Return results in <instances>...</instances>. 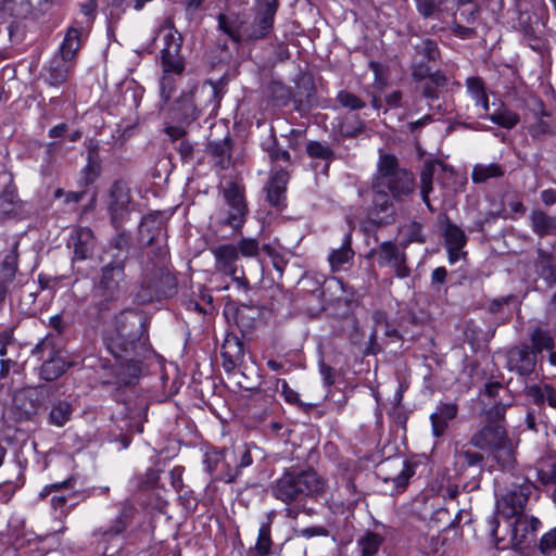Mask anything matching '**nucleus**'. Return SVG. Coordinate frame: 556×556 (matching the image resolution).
I'll list each match as a JSON object with an SVG mask.
<instances>
[{
    "label": "nucleus",
    "instance_id": "4be33fe9",
    "mask_svg": "<svg viewBox=\"0 0 556 556\" xmlns=\"http://www.w3.org/2000/svg\"><path fill=\"white\" fill-rule=\"evenodd\" d=\"M87 164L80 170L79 185L88 187L92 185L101 175L100 143L96 139H90L87 144Z\"/></svg>",
    "mask_w": 556,
    "mask_h": 556
},
{
    "label": "nucleus",
    "instance_id": "49530a36",
    "mask_svg": "<svg viewBox=\"0 0 556 556\" xmlns=\"http://www.w3.org/2000/svg\"><path fill=\"white\" fill-rule=\"evenodd\" d=\"M466 87L476 105H480L484 112H488L489 99L483 80L480 77H469L466 80Z\"/></svg>",
    "mask_w": 556,
    "mask_h": 556
},
{
    "label": "nucleus",
    "instance_id": "473e14b6",
    "mask_svg": "<svg viewBox=\"0 0 556 556\" xmlns=\"http://www.w3.org/2000/svg\"><path fill=\"white\" fill-rule=\"evenodd\" d=\"M75 257L86 260L92 255L94 249V236L90 228H79L72 236Z\"/></svg>",
    "mask_w": 556,
    "mask_h": 556
},
{
    "label": "nucleus",
    "instance_id": "f8f14e48",
    "mask_svg": "<svg viewBox=\"0 0 556 556\" xmlns=\"http://www.w3.org/2000/svg\"><path fill=\"white\" fill-rule=\"evenodd\" d=\"M533 484L525 481L508 490L496 501V511L506 519L523 516V509L533 491Z\"/></svg>",
    "mask_w": 556,
    "mask_h": 556
},
{
    "label": "nucleus",
    "instance_id": "3c124183",
    "mask_svg": "<svg viewBox=\"0 0 556 556\" xmlns=\"http://www.w3.org/2000/svg\"><path fill=\"white\" fill-rule=\"evenodd\" d=\"M267 94L275 105L285 106L290 100L291 91L280 81H270L267 86Z\"/></svg>",
    "mask_w": 556,
    "mask_h": 556
},
{
    "label": "nucleus",
    "instance_id": "aec40b11",
    "mask_svg": "<svg viewBox=\"0 0 556 556\" xmlns=\"http://www.w3.org/2000/svg\"><path fill=\"white\" fill-rule=\"evenodd\" d=\"M18 241H14L11 250L0 264V302L11 292V287L18 271Z\"/></svg>",
    "mask_w": 556,
    "mask_h": 556
},
{
    "label": "nucleus",
    "instance_id": "338daca9",
    "mask_svg": "<svg viewBox=\"0 0 556 556\" xmlns=\"http://www.w3.org/2000/svg\"><path fill=\"white\" fill-rule=\"evenodd\" d=\"M54 351L55 350L52 340L49 337H46L35 345V348L31 350V354L38 359H45L46 357L54 354Z\"/></svg>",
    "mask_w": 556,
    "mask_h": 556
},
{
    "label": "nucleus",
    "instance_id": "864d4df0",
    "mask_svg": "<svg viewBox=\"0 0 556 556\" xmlns=\"http://www.w3.org/2000/svg\"><path fill=\"white\" fill-rule=\"evenodd\" d=\"M273 541L270 538V523L265 522L258 529L255 551L258 556H268L271 554Z\"/></svg>",
    "mask_w": 556,
    "mask_h": 556
},
{
    "label": "nucleus",
    "instance_id": "72a5a7b5",
    "mask_svg": "<svg viewBox=\"0 0 556 556\" xmlns=\"http://www.w3.org/2000/svg\"><path fill=\"white\" fill-rule=\"evenodd\" d=\"M232 140L226 137L223 140L210 141L206 151L214 157L215 166L220 169L228 168L231 159Z\"/></svg>",
    "mask_w": 556,
    "mask_h": 556
},
{
    "label": "nucleus",
    "instance_id": "a878e982",
    "mask_svg": "<svg viewBox=\"0 0 556 556\" xmlns=\"http://www.w3.org/2000/svg\"><path fill=\"white\" fill-rule=\"evenodd\" d=\"M72 62L55 53L45 68V81L53 87L63 85L70 76Z\"/></svg>",
    "mask_w": 556,
    "mask_h": 556
},
{
    "label": "nucleus",
    "instance_id": "de8ad7c7",
    "mask_svg": "<svg viewBox=\"0 0 556 556\" xmlns=\"http://www.w3.org/2000/svg\"><path fill=\"white\" fill-rule=\"evenodd\" d=\"M258 315L256 307L242 303L237 308L236 323L242 332L250 331L254 328V324Z\"/></svg>",
    "mask_w": 556,
    "mask_h": 556
},
{
    "label": "nucleus",
    "instance_id": "4d7b16f0",
    "mask_svg": "<svg viewBox=\"0 0 556 556\" xmlns=\"http://www.w3.org/2000/svg\"><path fill=\"white\" fill-rule=\"evenodd\" d=\"M489 118L496 125L510 129L519 123V115L510 110L502 109L493 112Z\"/></svg>",
    "mask_w": 556,
    "mask_h": 556
},
{
    "label": "nucleus",
    "instance_id": "e433bc0d",
    "mask_svg": "<svg viewBox=\"0 0 556 556\" xmlns=\"http://www.w3.org/2000/svg\"><path fill=\"white\" fill-rule=\"evenodd\" d=\"M68 367L70 363L64 361L59 352L54 351V354L43 361L40 368V376L46 381H52L62 376Z\"/></svg>",
    "mask_w": 556,
    "mask_h": 556
},
{
    "label": "nucleus",
    "instance_id": "393cba45",
    "mask_svg": "<svg viewBox=\"0 0 556 556\" xmlns=\"http://www.w3.org/2000/svg\"><path fill=\"white\" fill-rule=\"evenodd\" d=\"M223 367L232 371L240 366L244 358V345L238 336L229 333L222 345Z\"/></svg>",
    "mask_w": 556,
    "mask_h": 556
},
{
    "label": "nucleus",
    "instance_id": "f257e3e1",
    "mask_svg": "<svg viewBox=\"0 0 556 556\" xmlns=\"http://www.w3.org/2000/svg\"><path fill=\"white\" fill-rule=\"evenodd\" d=\"M325 479L313 468L293 465L285 468L280 477L270 484V494L286 504L285 516L298 519L300 514L314 516L316 510L307 501H316L326 492Z\"/></svg>",
    "mask_w": 556,
    "mask_h": 556
},
{
    "label": "nucleus",
    "instance_id": "7ed1b4c3",
    "mask_svg": "<svg viewBox=\"0 0 556 556\" xmlns=\"http://www.w3.org/2000/svg\"><path fill=\"white\" fill-rule=\"evenodd\" d=\"M126 261V254H112L110 262L100 269L92 288V299L100 315L109 312L123 293Z\"/></svg>",
    "mask_w": 556,
    "mask_h": 556
},
{
    "label": "nucleus",
    "instance_id": "c9c22d12",
    "mask_svg": "<svg viewBox=\"0 0 556 556\" xmlns=\"http://www.w3.org/2000/svg\"><path fill=\"white\" fill-rule=\"evenodd\" d=\"M351 244L352 236L351 233H346L344 236L342 244L330 252L328 261L332 271L340 270L345 264L350 263L353 260L354 251Z\"/></svg>",
    "mask_w": 556,
    "mask_h": 556
},
{
    "label": "nucleus",
    "instance_id": "69168bd1",
    "mask_svg": "<svg viewBox=\"0 0 556 556\" xmlns=\"http://www.w3.org/2000/svg\"><path fill=\"white\" fill-rule=\"evenodd\" d=\"M301 283L304 286L306 291L312 292L317 298H321L324 294L323 285L325 281L321 279V277L306 275L302 278Z\"/></svg>",
    "mask_w": 556,
    "mask_h": 556
},
{
    "label": "nucleus",
    "instance_id": "0eeeda50",
    "mask_svg": "<svg viewBox=\"0 0 556 556\" xmlns=\"http://www.w3.org/2000/svg\"><path fill=\"white\" fill-rule=\"evenodd\" d=\"M176 278L163 269H156L151 275H146L135 299L143 305L153 301H160L172 296L176 292Z\"/></svg>",
    "mask_w": 556,
    "mask_h": 556
},
{
    "label": "nucleus",
    "instance_id": "09e8293b",
    "mask_svg": "<svg viewBox=\"0 0 556 556\" xmlns=\"http://www.w3.org/2000/svg\"><path fill=\"white\" fill-rule=\"evenodd\" d=\"M306 153L312 159L325 161L326 168L334 159V152L327 142L309 141L306 144Z\"/></svg>",
    "mask_w": 556,
    "mask_h": 556
},
{
    "label": "nucleus",
    "instance_id": "774afa93",
    "mask_svg": "<svg viewBox=\"0 0 556 556\" xmlns=\"http://www.w3.org/2000/svg\"><path fill=\"white\" fill-rule=\"evenodd\" d=\"M539 549L544 555H551L556 551V528L549 530L541 538Z\"/></svg>",
    "mask_w": 556,
    "mask_h": 556
},
{
    "label": "nucleus",
    "instance_id": "9d476101",
    "mask_svg": "<svg viewBox=\"0 0 556 556\" xmlns=\"http://www.w3.org/2000/svg\"><path fill=\"white\" fill-rule=\"evenodd\" d=\"M161 34L163 40L161 50L162 70L181 75L185 71V62L180 54L182 36L173 26L163 27Z\"/></svg>",
    "mask_w": 556,
    "mask_h": 556
},
{
    "label": "nucleus",
    "instance_id": "13d9d810",
    "mask_svg": "<svg viewBox=\"0 0 556 556\" xmlns=\"http://www.w3.org/2000/svg\"><path fill=\"white\" fill-rule=\"evenodd\" d=\"M538 477L543 484H556V459H545L540 464ZM553 497L556 500V490L553 492Z\"/></svg>",
    "mask_w": 556,
    "mask_h": 556
},
{
    "label": "nucleus",
    "instance_id": "c756f323",
    "mask_svg": "<svg viewBox=\"0 0 556 556\" xmlns=\"http://www.w3.org/2000/svg\"><path fill=\"white\" fill-rule=\"evenodd\" d=\"M534 261L535 274L544 280L548 288L556 286V262L552 253L538 249Z\"/></svg>",
    "mask_w": 556,
    "mask_h": 556
},
{
    "label": "nucleus",
    "instance_id": "2eb2a0df",
    "mask_svg": "<svg viewBox=\"0 0 556 556\" xmlns=\"http://www.w3.org/2000/svg\"><path fill=\"white\" fill-rule=\"evenodd\" d=\"M278 9V0H263L252 24L244 27L247 40H258L266 37L274 24V16Z\"/></svg>",
    "mask_w": 556,
    "mask_h": 556
},
{
    "label": "nucleus",
    "instance_id": "dca6fc26",
    "mask_svg": "<svg viewBox=\"0 0 556 556\" xmlns=\"http://www.w3.org/2000/svg\"><path fill=\"white\" fill-rule=\"evenodd\" d=\"M536 367L535 351L528 344L515 345L506 353V368L520 377L531 376Z\"/></svg>",
    "mask_w": 556,
    "mask_h": 556
},
{
    "label": "nucleus",
    "instance_id": "423d86ee",
    "mask_svg": "<svg viewBox=\"0 0 556 556\" xmlns=\"http://www.w3.org/2000/svg\"><path fill=\"white\" fill-rule=\"evenodd\" d=\"M222 194L225 207L220 211L219 223L235 232H240L249 214L244 189L237 182L229 181L223 187Z\"/></svg>",
    "mask_w": 556,
    "mask_h": 556
},
{
    "label": "nucleus",
    "instance_id": "39448f33",
    "mask_svg": "<svg viewBox=\"0 0 556 556\" xmlns=\"http://www.w3.org/2000/svg\"><path fill=\"white\" fill-rule=\"evenodd\" d=\"M523 393L531 405L525 421L530 430L538 431L539 425L546 424L545 404L556 409V389L549 383H533L526 386Z\"/></svg>",
    "mask_w": 556,
    "mask_h": 556
},
{
    "label": "nucleus",
    "instance_id": "6ab92c4d",
    "mask_svg": "<svg viewBox=\"0 0 556 556\" xmlns=\"http://www.w3.org/2000/svg\"><path fill=\"white\" fill-rule=\"evenodd\" d=\"M147 350H138L134 353L121 351V355H113L117 361V383L131 384L141 372V357Z\"/></svg>",
    "mask_w": 556,
    "mask_h": 556
},
{
    "label": "nucleus",
    "instance_id": "f03ea898",
    "mask_svg": "<svg viewBox=\"0 0 556 556\" xmlns=\"http://www.w3.org/2000/svg\"><path fill=\"white\" fill-rule=\"evenodd\" d=\"M374 192H387L395 202H403L415 192V177L401 167L396 156L381 154L372 179Z\"/></svg>",
    "mask_w": 556,
    "mask_h": 556
},
{
    "label": "nucleus",
    "instance_id": "2f4dec72",
    "mask_svg": "<svg viewBox=\"0 0 556 556\" xmlns=\"http://www.w3.org/2000/svg\"><path fill=\"white\" fill-rule=\"evenodd\" d=\"M22 206V201L17 194V188L10 175V180L0 194V212L4 217L16 216Z\"/></svg>",
    "mask_w": 556,
    "mask_h": 556
},
{
    "label": "nucleus",
    "instance_id": "603ef678",
    "mask_svg": "<svg viewBox=\"0 0 556 556\" xmlns=\"http://www.w3.org/2000/svg\"><path fill=\"white\" fill-rule=\"evenodd\" d=\"M531 225L538 236L544 237L551 232L554 220L543 211H534L531 214Z\"/></svg>",
    "mask_w": 556,
    "mask_h": 556
},
{
    "label": "nucleus",
    "instance_id": "f3484780",
    "mask_svg": "<svg viewBox=\"0 0 556 556\" xmlns=\"http://www.w3.org/2000/svg\"><path fill=\"white\" fill-rule=\"evenodd\" d=\"M139 238L149 247L156 245V255L164 257L167 253L165 241L166 232L162 222L156 215L148 214L139 224Z\"/></svg>",
    "mask_w": 556,
    "mask_h": 556
},
{
    "label": "nucleus",
    "instance_id": "ea45409f",
    "mask_svg": "<svg viewBox=\"0 0 556 556\" xmlns=\"http://www.w3.org/2000/svg\"><path fill=\"white\" fill-rule=\"evenodd\" d=\"M490 453L502 470H510L514 468L516 458L513 443L509 438L491 450Z\"/></svg>",
    "mask_w": 556,
    "mask_h": 556
},
{
    "label": "nucleus",
    "instance_id": "a19ab883",
    "mask_svg": "<svg viewBox=\"0 0 556 556\" xmlns=\"http://www.w3.org/2000/svg\"><path fill=\"white\" fill-rule=\"evenodd\" d=\"M555 339L556 332L544 329L541 327H536L530 334V340L532 343V351H535V355L542 353L543 351H552L555 349Z\"/></svg>",
    "mask_w": 556,
    "mask_h": 556
},
{
    "label": "nucleus",
    "instance_id": "4468645a",
    "mask_svg": "<svg viewBox=\"0 0 556 556\" xmlns=\"http://www.w3.org/2000/svg\"><path fill=\"white\" fill-rule=\"evenodd\" d=\"M439 56L440 50L435 41L422 39L416 43L410 64L413 78L418 81L426 79Z\"/></svg>",
    "mask_w": 556,
    "mask_h": 556
},
{
    "label": "nucleus",
    "instance_id": "5701e85b",
    "mask_svg": "<svg viewBox=\"0 0 556 556\" xmlns=\"http://www.w3.org/2000/svg\"><path fill=\"white\" fill-rule=\"evenodd\" d=\"M391 195L387 192H375L370 207V220L378 227L390 225L394 222L395 208Z\"/></svg>",
    "mask_w": 556,
    "mask_h": 556
},
{
    "label": "nucleus",
    "instance_id": "e2e57ef3",
    "mask_svg": "<svg viewBox=\"0 0 556 556\" xmlns=\"http://www.w3.org/2000/svg\"><path fill=\"white\" fill-rule=\"evenodd\" d=\"M236 247L238 254L240 253L244 257H255L260 253L258 241L254 238H242Z\"/></svg>",
    "mask_w": 556,
    "mask_h": 556
},
{
    "label": "nucleus",
    "instance_id": "6e6d98bb",
    "mask_svg": "<svg viewBox=\"0 0 556 556\" xmlns=\"http://www.w3.org/2000/svg\"><path fill=\"white\" fill-rule=\"evenodd\" d=\"M117 232L109 243L110 251H115L112 254H126L128 256V251L130 248V237L129 235L123 229V226L119 229H115Z\"/></svg>",
    "mask_w": 556,
    "mask_h": 556
},
{
    "label": "nucleus",
    "instance_id": "8fccbe9b",
    "mask_svg": "<svg viewBox=\"0 0 556 556\" xmlns=\"http://www.w3.org/2000/svg\"><path fill=\"white\" fill-rule=\"evenodd\" d=\"M444 237L447 247H452L453 250H462L466 244V236L463 229L457 225L446 222Z\"/></svg>",
    "mask_w": 556,
    "mask_h": 556
},
{
    "label": "nucleus",
    "instance_id": "680f3d73",
    "mask_svg": "<svg viewBox=\"0 0 556 556\" xmlns=\"http://www.w3.org/2000/svg\"><path fill=\"white\" fill-rule=\"evenodd\" d=\"M273 383L275 386V390L277 392L281 393V395L285 397L286 402H288L290 404L300 405V399H299L298 392L292 390L286 380L273 378Z\"/></svg>",
    "mask_w": 556,
    "mask_h": 556
},
{
    "label": "nucleus",
    "instance_id": "4c0bfd02",
    "mask_svg": "<svg viewBox=\"0 0 556 556\" xmlns=\"http://www.w3.org/2000/svg\"><path fill=\"white\" fill-rule=\"evenodd\" d=\"M533 534L528 527V517L519 516L511 525L510 541L517 548H523L533 540Z\"/></svg>",
    "mask_w": 556,
    "mask_h": 556
},
{
    "label": "nucleus",
    "instance_id": "bf43d9fd",
    "mask_svg": "<svg viewBox=\"0 0 556 556\" xmlns=\"http://www.w3.org/2000/svg\"><path fill=\"white\" fill-rule=\"evenodd\" d=\"M509 404H504L503 402H494L492 406L485 410V422L492 424L495 426H505V414Z\"/></svg>",
    "mask_w": 556,
    "mask_h": 556
},
{
    "label": "nucleus",
    "instance_id": "9b49d317",
    "mask_svg": "<svg viewBox=\"0 0 556 556\" xmlns=\"http://www.w3.org/2000/svg\"><path fill=\"white\" fill-rule=\"evenodd\" d=\"M233 462H236V450L224 448L207 452L203 464L214 480L231 483L238 477V468H235Z\"/></svg>",
    "mask_w": 556,
    "mask_h": 556
},
{
    "label": "nucleus",
    "instance_id": "58836bf2",
    "mask_svg": "<svg viewBox=\"0 0 556 556\" xmlns=\"http://www.w3.org/2000/svg\"><path fill=\"white\" fill-rule=\"evenodd\" d=\"M73 412L74 407L68 401H54L48 414V424L54 427H63L71 419Z\"/></svg>",
    "mask_w": 556,
    "mask_h": 556
},
{
    "label": "nucleus",
    "instance_id": "ddd939ff",
    "mask_svg": "<svg viewBox=\"0 0 556 556\" xmlns=\"http://www.w3.org/2000/svg\"><path fill=\"white\" fill-rule=\"evenodd\" d=\"M470 440L466 443L456 442L454 445V467L459 476H467L470 471L472 476L480 477L485 468L484 455L473 450Z\"/></svg>",
    "mask_w": 556,
    "mask_h": 556
},
{
    "label": "nucleus",
    "instance_id": "79ce46f5",
    "mask_svg": "<svg viewBox=\"0 0 556 556\" xmlns=\"http://www.w3.org/2000/svg\"><path fill=\"white\" fill-rule=\"evenodd\" d=\"M434 166L435 165L433 163L427 162L422 165L420 172V195L431 213L435 212V208L432 206L430 201V193L433 190Z\"/></svg>",
    "mask_w": 556,
    "mask_h": 556
},
{
    "label": "nucleus",
    "instance_id": "37998d69",
    "mask_svg": "<svg viewBox=\"0 0 556 556\" xmlns=\"http://www.w3.org/2000/svg\"><path fill=\"white\" fill-rule=\"evenodd\" d=\"M200 113L193 102L188 99V93H184L175 110L177 121L181 125H189L199 117Z\"/></svg>",
    "mask_w": 556,
    "mask_h": 556
},
{
    "label": "nucleus",
    "instance_id": "20e7f679",
    "mask_svg": "<svg viewBox=\"0 0 556 556\" xmlns=\"http://www.w3.org/2000/svg\"><path fill=\"white\" fill-rule=\"evenodd\" d=\"M115 327L116 334L108 343L112 355H121V351L147 350V319L142 315L123 312L115 317Z\"/></svg>",
    "mask_w": 556,
    "mask_h": 556
},
{
    "label": "nucleus",
    "instance_id": "bb28decb",
    "mask_svg": "<svg viewBox=\"0 0 556 556\" xmlns=\"http://www.w3.org/2000/svg\"><path fill=\"white\" fill-rule=\"evenodd\" d=\"M74 484H75L74 478H68L62 482L48 484L41 490V492L39 493V496L41 498H45L48 495H50L51 493H54V495L50 500L51 506L55 510L59 509L62 514L68 513L70 509L66 508V504H67L68 497L75 495V493L65 495L62 492L72 490L74 488Z\"/></svg>",
    "mask_w": 556,
    "mask_h": 556
},
{
    "label": "nucleus",
    "instance_id": "f704fd0d",
    "mask_svg": "<svg viewBox=\"0 0 556 556\" xmlns=\"http://www.w3.org/2000/svg\"><path fill=\"white\" fill-rule=\"evenodd\" d=\"M87 31L72 24L68 27L56 54L74 61L78 50L80 49L81 35Z\"/></svg>",
    "mask_w": 556,
    "mask_h": 556
},
{
    "label": "nucleus",
    "instance_id": "a18cd8bd",
    "mask_svg": "<svg viewBox=\"0 0 556 556\" xmlns=\"http://www.w3.org/2000/svg\"><path fill=\"white\" fill-rule=\"evenodd\" d=\"M78 7L83 17L80 20L75 18L72 24L88 33L97 16L98 1L86 0L84 2H80Z\"/></svg>",
    "mask_w": 556,
    "mask_h": 556
},
{
    "label": "nucleus",
    "instance_id": "cd10ccee",
    "mask_svg": "<svg viewBox=\"0 0 556 556\" xmlns=\"http://www.w3.org/2000/svg\"><path fill=\"white\" fill-rule=\"evenodd\" d=\"M135 506L130 502H124L121 506L119 513L112 523L108 527H100L94 531V535H102L113 538L121 534L130 523L135 515Z\"/></svg>",
    "mask_w": 556,
    "mask_h": 556
},
{
    "label": "nucleus",
    "instance_id": "a211bd4d",
    "mask_svg": "<svg viewBox=\"0 0 556 556\" xmlns=\"http://www.w3.org/2000/svg\"><path fill=\"white\" fill-rule=\"evenodd\" d=\"M187 93L188 99L200 112L205 110L214 112L219 106L222 99V88L213 81L194 85Z\"/></svg>",
    "mask_w": 556,
    "mask_h": 556
},
{
    "label": "nucleus",
    "instance_id": "5fc2aeb1",
    "mask_svg": "<svg viewBox=\"0 0 556 556\" xmlns=\"http://www.w3.org/2000/svg\"><path fill=\"white\" fill-rule=\"evenodd\" d=\"M362 556H372L376 554L382 543V538L375 532H367L358 541Z\"/></svg>",
    "mask_w": 556,
    "mask_h": 556
},
{
    "label": "nucleus",
    "instance_id": "1a4fd4ad",
    "mask_svg": "<svg viewBox=\"0 0 556 556\" xmlns=\"http://www.w3.org/2000/svg\"><path fill=\"white\" fill-rule=\"evenodd\" d=\"M367 257L376 258L380 267H390L397 278H406L410 275L407 266L405 248H400L393 241H383L376 249H371Z\"/></svg>",
    "mask_w": 556,
    "mask_h": 556
},
{
    "label": "nucleus",
    "instance_id": "412c9836",
    "mask_svg": "<svg viewBox=\"0 0 556 556\" xmlns=\"http://www.w3.org/2000/svg\"><path fill=\"white\" fill-rule=\"evenodd\" d=\"M505 426L484 424V426L470 437V444L482 451H491L506 440Z\"/></svg>",
    "mask_w": 556,
    "mask_h": 556
},
{
    "label": "nucleus",
    "instance_id": "b1692460",
    "mask_svg": "<svg viewBox=\"0 0 556 556\" xmlns=\"http://www.w3.org/2000/svg\"><path fill=\"white\" fill-rule=\"evenodd\" d=\"M215 258V269L218 273L235 276L239 271L237 262L239 260L238 249L235 244H222L212 249Z\"/></svg>",
    "mask_w": 556,
    "mask_h": 556
},
{
    "label": "nucleus",
    "instance_id": "6e6552de",
    "mask_svg": "<svg viewBox=\"0 0 556 556\" xmlns=\"http://www.w3.org/2000/svg\"><path fill=\"white\" fill-rule=\"evenodd\" d=\"M132 195L128 182L116 179L108 190L106 210L110 222L115 229H119L129 218L132 211Z\"/></svg>",
    "mask_w": 556,
    "mask_h": 556
},
{
    "label": "nucleus",
    "instance_id": "052dcab7",
    "mask_svg": "<svg viewBox=\"0 0 556 556\" xmlns=\"http://www.w3.org/2000/svg\"><path fill=\"white\" fill-rule=\"evenodd\" d=\"M337 101L343 108L350 109L352 111L361 110L366 105L365 101L346 90L339 91L337 94Z\"/></svg>",
    "mask_w": 556,
    "mask_h": 556
},
{
    "label": "nucleus",
    "instance_id": "c85d7f7f",
    "mask_svg": "<svg viewBox=\"0 0 556 556\" xmlns=\"http://www.w3.org/2000/svg\"><path fill=\"white\" fill-rule=\"evenodd\" d=\"M458 407L454 403H441L430 416L432 433L440 438L445 433L450 421L457 416Z\"/></svg>",
    "mask_w": 556,
    "mask_h": 556
},
{
    "label": "nucleus",
    "instance_id": "7c9ffc66",
    "mask_svg": "<svg viewBox=\"0 0 556 556\" xmlns=\"http://www.w3.org/2000/svg\"><path fill=\"white\" fill-rule=\"evenodd\" d=\"M217 20L218 28L232 41L240 42L242 39H245L244 27H247V23L238 14H219Z\"/></svg>",
    "mask_w": 556,
    "mask_h": 556
},
{
    "label": "nucleus",
    "instance_id": "c03bdc74",
    "mask_svg": "<svg viewBox=\"0 0 556 556\" xmlns=\"http://www.w3.org/2000/svg\"><path fill=\"white\" fill-rule=\"evenodd\" d=\"M504 175V169L500 164H476L472 167L471 178L475 184H483L492 178H500Z\"/></svg>",
    "mask_w": 556,
    "mask_h": 556
},
{
    "label": "nucleus",
    "instance_id": "0e129e2a",
    "mask_svg": "<svg viewBox=\"0 0 556 556\" xmlns=\"http://www.w3.org/2000/svg\"><path fill=\"white\" fill-rule=\"evenodd\" d=\"M286 189L276 187L271 184L267 188V201L274 207L281 208L285 206Z\"/></svg>",
    "mask_w": 556,
    "mask_h": 556
}]
</instances>
